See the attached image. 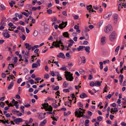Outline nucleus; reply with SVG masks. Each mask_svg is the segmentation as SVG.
<instances>
[{
  "label": "nucleus",
  "mask_w": 126,
  "mask_h": 126,
  "mask_svg": "<svg viewBox=\"0 0 126 126\" xmlns=\"http://www.w3.org/2000/svg\"><path fill=\"white\" fill-rule=\"evenodd\" d=\"M55 42H56V43H58L59 45L61 44H63L61 40H59V41H58L57 40Z\"/></svg>",
  "instance_id": "45"
},
{
  "label": "nucleus",
  "mask_w": 126,
  "mask_h": 126,
  "mask_svg": "<svg viewBox=\"0 0 126 126\" xmlns=\"http://www.w3.org/2000/svg\"><path fill=\"white\" fill-rule=\"evenodd\" d=\"M79 72L80 74H84V70L81 69L79 70Z\"/></svg>",
  "instance_id": "36"
},
{
  "label": "nucleus",
  "mask_w": 126,
  "mask_h": 126,
  "mask_svg": "<svg viewBox=\"0 0 126 126\" xmlns=\"http://www.w3.org/2000/svg\"><path fill=\"white\" fill-rule=\"evenodd\" d=\"M22 79L21 78H19V79H18L17 80V83H20V82L22 81Z\"/></svg>",
  "instance_id": "50"
},
{
  "label": "nucleus",
  "mask_w": 126,
  "mask_h": 126,
  "mask_svg": "<svg viewBox=\"0 0 126 126\" xmlns=\"http://www.w3.org/2000/svg\"><path fill=\"white\" fill-rule=\"evenodd\" d=\"M107 104H106L104 108V109L102 110V111L103 112H104L106 111V108H107Z\"/></svg>",
  "instance_id": "43"
},
{
  "label": "nucleus",
  "mask_w": 126,
  "mask_h": 126,
  "mask_svg": "<svg viewBox=\"0 0 126 126\" xmlns=\"http://www.w3.org/2000/svg\"><path fill=\"white\" fill-rule=\"evenodd\" d=\"M21 13L22 14L24 15L27 17H28L29 16V15L25 12H22Z\"/></svg>",
  "instance_id": "39"
},
{
  "label": "nucleus",
  "mask_w": 126,
  "mask_h": 126,
  "mask_svg": "<svg viewBox=\"0 0 126 126\" xmlns=\"http://www.w3.org/2000/svg\"><path fill=\"white\" fill-rule=\"evenodd\" d=\"M33 91V89L32 88H30L29 90V92H32Z\"/></svg>",
  "instance_id": "61"
},
{
  "label": "nucleus",
  "mask_w": 126,
  "mask_h": 126,
  "mask_svg": "<svg viewBox=\"0 0 126 126\" xmlns=\"http://www.w3.org/2000/svg\"><path fill=\"white\" fill-rule=\"evenodd\" d=\"M95 86H97V85L99 86H100L101 85V83L100 82L98 81H96L95 82Z\"/></svg>",
  "instance_id": "29"
},
{
  "label": "nucleus",
  "mask_w": 126,
  "mask_h": 126,
  "mask_svg": "<svg viewBox=\"0 0 126 126\" xmlns=\"http://www.w3.org/2000/svg\"><path fill=\"white\" fill-rule=\"evenodd\" d=\"M5 116L7 117H10L11 115L9 113H8L5 114Z\"/></svg>",
  "instance_id": "60"
},
{
  "label": "nucleus",
  "mask_w": 126,
  "mask_h": 126,
  "mask_svg": "<svg viewBox=\"0 0 126 126\" xmlns=\"http://www.w3.org/2000/svg\"><path fill=\"white\" fill-rule=\"evenodd\" d=\"M55 75L56 76H57V79H58V78H59V73L58 72H55Z\"/></svg>",
  "instance_id": "30"
},
{
  "label": "nucleus",
  "mask_w": 126,
  "mask_h": 126,
  "mask_svg": "<svg viewBox=\"0 0 126 126\" xmlns=\"http://www.w3.org/2000/svg\"><path fill=\"white\" fill-rule=\"evenodd\" d=\"M47 13L49 14H51L52 12V10L50 9L47 10Z\"/></svg>",
  "instance_id": "32"
},
{
  "label": "nucleus",
  "mask_w": 126,
  "mask_h": 126,
  "mask_svg": "<svg viewBox=\"0 0 126 126\" xmlns=\"http://www.w3.org/2000/svg\"><path fill=\"white\" fill-rule=\"evenodd\" d=\"M65 73L66 74H64V75L66 78V79L68 81H71L73 80L74 79L73 77L72 76L73 74L71 73L70 72L68 71H65Z\"/></svg>",
  "instance_id": "1"
},
{
  "label": "nucleus",
  "mask_w": 126,
  "mask_h": 126,
  "mask_svg": "<svg viewBox=\"0 0 126 126\" xmlns=\"http://www.w3.org/2000/svg\"><path fill=\"white\" fill-rule=\"evenodd\" d=\"M3 33L4 36L6 38H8L10 37V34L8 32H7L6 33L3 32Z\"/></svg>",
  "instance_id": "17"
},
{
  "label": "nucleus",
  "mask_w": 126,
  "mask_h": 126,
  "mask_svg": "<svg viewBox=\"0 0 126 126\" xmlns=\"http://www.w3.org/2000/svg\"><path fill=\"white\" fill-rule=\"evenodd\" d=\"M45 117V116H44L42 113H40L39 115V119L40 120L42 119Z\"/></svg>",
  "instance_id": "18"
},
{
  "label": "nucleus",
  "mask_w": 126,
  "mask_h": 126,
  "mask_svg": "<svg viewBox=\"0 0 126 126\" xmlns=\"http://www.w3.org/2000/svg\"><path fill=\"white\" fill-rule=\"evenodd\" d=\"M47 120L46 119L44 120L42 122L40 123V126H44V125H45L47 122Z\"/></svg>",
  "instance_id": "21"
},
{
  "label": "nucleus",
  "mask_w": 126,
  "mask_h": 126,
  "mask_svg": "<svg viewBox=\"0 0 126 126\" xmlns=\"http://www.w3.org/2000/svg\"><path fill=\"white\" fill-rule=\"evenodd\" d=\"M82 36L85 37V40H87L89 39V36L88 34L86 31L85 30L82 31Z\"/></svg>",
  "instance_id": "4"
},
{
  "label": "nucleus",
  "mask_w": 126,
  "mask_h": 126,
  "mask_svg": "<svg viewBox=\"0 0 126 126\" xmlns=\"http://www.w3.org/2000/svg\"><path fill=\"white\" fill-rule=\"evenodd\" d=\"M29 82H30L31 84H33L34 83V80L32 79L29 80Z\"/></svg>",
  "instance_id": "35"
},
{
  "label": "nucleus",
  "mask_w": 126,
  "mask_h": 126,
  "mask_svg": "<svg viewBox=\"0 0 126 126\" xmlns=\"http://www.w3.org/2000/svg\"><path fill=\"white\" fill-rule=\"evenodd\" d=\"M51 118H52L54 121H57V119H56L55 117H54V116L53 117L52 116H51Z\"/></svg>",
  "instance_id": "59"
},
{
  "label": "nucleus",
  "mask_w": 126,
  "mask_h": 126,
  "mask_svg": "<svg viewBox=\"0 0 126 126\" xmlns=\"http://www.w3.org/2000/svg\"><path fill=\"white\" fill-rule=\"evenodd\" d=\"M68 83H66V81H65L63 83V85L65 87H66L68 85Z\"/></svg>",
  "instance_id": "51"
},
{
  "label": "nucleus",
  "mask_w": 126,
  "mask_h": 126,
  "mask_svg": "<svg viewBox=\"0 0 126 126\" xmlns=\"http://www.w3.org/2000/svg\"><path fill=\"white\" fill-rule=\"evenodd\" d=\"M92 7V5H89L87 6V9L89 10V12L91 13V10L90 9H91Z\"/></svg>",
  "instance_id": "22"
},
{
  "label": "nucleus",
  "mask_w": 126,
  "mask_h": 126,
  "mask_svg": "<svg viewBox=\"0 0 126 126\" xmlns=\"http://www.w3.org/2000/svg\"><path fill=\"white\" fill-rule=\"evenodd\" d=\"M67 22H64L62 21V23L59 24L58 27L61 29H63V28L65 27L67 25Z\"/></svg>",
  "instance_id": "6"
},
{
  "label": "nucleus",
  "mask_w": 126,
  "mask_h": 126,
  "mask_svg": "<svg viewBox=\"0 0 126 126\" xmlns=\"http://www.w3.org/2000/svg\"><path fill=\"white\" fill-rule=\"evenodd\" d=\"M123 86H125L126 85V80L123 82Z\"/></svg>",
  "instance_id": "64"
},
{
  "label": "nucleus",
  "mask_w": 126,
  "mask_h": 126,
  "mask_svg": "<svg viewBox=\"0 0 126 126\" xmlns=\"http://www.w3.org/2000/svg\"><path fill=\"white\" fill-rule=\"evenodd\" d=\"M95 84L94 82H92L90 83V86L93 87L94 86H95Z\"/></svg>",
  "instance_id": "40"
},
{
  "label": "nucleus",
  "mask_w": 126,
  "mask_h": 126,
  "mask_svg": "<svg viewBox=\"0 0 126 126\" xmlns=\"http://www.w3.org/2000/svg\"><path fill=\"white\" fill-rule=\"evenodd\" d=\"M112 30V26L110 24L108 25L107 26L104 28V31L106 33H109L110 32V31Z\"/></svg>",
  "instance_id": "3"
},
{
  "label": "nucleus",
  "mask_w": 126,
  "mask_h": 126,
  "mask_svg": "<svg viewBox=\"0 0 126 126\" xmlns=\"http://www.w3.org/2000/svg\"><path fill=\"white\" fill-rule=\"evenodd\" d=\"M49 75L48 74H46L44 75V78L46 79H48L49 78Z\"/></svg>",
  "instance_id": "37"
},
{
  "label": "nucleus",
  "mask_w": 126,
  "mask_h": 126,
  "mask_svg": "<svg viewBox=\"0 0 126 126\" xmlns=\"http://www.w3.org/2000/svg\"><path fill=\"white\" fill-rule=\"evenodd\" d=\"M79 110V109L78 108H77L76 110V111L75 112V116L78 118H80L81 117H82L83 118H85L86 117V116L85 115L83 114H81V115H77L78 114V111Z\"/></svg>",
  "instance_id": "5"
},
{
  "label": "nucleus",
  "mask_w": 126,
  "mask_h": 126,
  "mask_svg": "<svg viewBox=\"0 0 126 126\" xmlns=\"http://www.w3.org/2000/svg\"><path fill=\"white\" fill-rule=\"evenodd\" d=\"M14 85V82L13 81H12L8 87V89L10 90L11 89L12 87Z\"/></svg>",
  "instance_id": "14"
},
{
  "label": "nucleus",
  "mask_w": 126,
  "mask_h": 126,
  "mask_svg": "<svg viewBox=\"0 0 126 126\" xmlns=\"http://www.w3.org/2000/svg\"><path fill=\"white\" fill-rule=\"evenodd\" d=\"M85 31H86V32H88L90 31V29H89L86 26H85Z\"/></svg>",
  "instance_id": "46"
},
{
  "label": "nucleus",
  "mask_w": 126,
  "mask_h": 126,
  "mask_svg": "<svg viewBox=\"0 0 126 126\" xmlns=\"http://www.w3.org/2000/svg\"><path fill=\"white\" fill-rule=\"evenodd\" d=\"M83 114L82 110H79L78 111V114L77 115H81Z\"/></svg>",
  "instance_id": "41"
},
{
  "label": "nucleus",
  "mask_w": 126,
  "mask_h": 126,
  "mask_svg": "<svg viewBox=\"0 0 126 126\" xmlns=\"http://www.w3.org/2000/svg\"><path fill=\"white\" fill-rule=\"evenodd\" d=\"M119 47L120 46H118L116 48L115 50V52H118V51Z\"/></svg>",
  "instance_id": "52"
},
{
  "label": "nucleus",
  "mask_w": 126,
  "mask_h": 126,
  "mask_svg": "<svg viewBox=\"0 0 126 126\" xmlns=\"http://www.w3.org/2000/svg\"><path fill=\"white\" fill-rule=\"evenodd\" d=\"M85 47V46H80L79 47H77V49L78 50V51L80 50H82V49Z\"/></svg>",
  "instance_id": "19"
},
{
  "label": "nucleus",
  "mask_w": 126,
  "mask_h": 126,
  "mask_svg": "<svg viewBox=\"0 0 126 126\" xmlns=\"http://www.w3.org/2000/svg\"><path fill=\"white\" fill-rule=\"evenodd\" d=\"M32 7V5L31 4H27L26 5V9H29L31 8Z\"/></svg>",
  "instance_id": "26"
},
{
  "label": "nucleus",
  "mask_w": 126,
  "mask_h": 126,
  "mask_svg": "<svg viewBox=\"0 0 126 126\" xmlns=\"http://www.w3.org/2000/svg\"><path fill=\"white\" fill-rule=\"evenodd\" d=\"M53 108L52 107H51V105L49 106L48 108H46V111H51L52 110Z\"/></svg>",
  "instance_id": "20"
},
{
  "label": "nucleus",
  "mask_w": 126,
  "mask_h": 126,
  "mask_svg": "<svg viewBox=\"0 0 126 126\" xmlns=\"http://www.w3.org/2000/svg\"><path fill=\"white\" fill-rule=\"evenodd\" d=\"M74 29L76 30L79 29V26L77 25H75L74 26Z\"/></svg>",
  "instance_id": "47"
},
{
  "label": "nucleus",
  "mask_w": 126,
  "mask_h": 126,
  "mask_svg": "<svg viewBox=\"0 0 126 126\" xmlns=\"http://www.w3.org/2000/svg\"><path fill=\"white\" fill-rule=\"evenodd\" d=\"M57 57L59 58H62L63 59L65 58V56L64 54L62 52H60L57 55Z\"/></svg>",
  "instance_id": "10"
},
{
  "label": "nucleus",
  "mask_w": 126,
  "mask_h": 126,
  "mask_svg": "<svg viewBox=\"0 0 126 126\" xmlns=\"http://www.w3.org/2000/svg\"><path fill=\"white\" fill-rule=\"evenodd\" d=\"M5 104L3 102H1L0 104V106L2 108H3Z\"/></svg>",
  "instance_id": "38"
},
{
  "label": "nucleus",
  "mask_w": 126,
  "mask_h": 126,
  "mask_svg": "<svg viewBox=\"0 0 126 126\" xmlns=\"http://www.w3.org/2000/svg\"><path fill=\"white\" fill-rule=\"evenodd\" d=\"M17 58L16 57H15L14 58V62L15 63H16L17 61Z\"/></svg>",
  "instance_id": "58"
},
{
  "label": "nucleus",
  "mask_w": 126,
  "mask_h": 126,
  "mask_svg": "<svg viewBox=\"0 0 126 126\" xmlns=\"http://www.w3.org/2000/svg\"><path fill=\"white\" fill-rule=\"evenodd\" d=\"M87 97L88 96L84 92L82 93V94L80 95V97L82 98H83L85 97Z\"/></svg>",
  "instance_id": "12"
},
{
  "label": "nucleus",
  "mask_w": 126,
  "mask_h": 126,
  "mask_svg": "<svg viewBox=\"0 0 126 126\" xmlns=\"http://www.w3.org/2000/svg\"><path fill=\"white\" fill-rule=\"evenodd\" d=\"M25 45L26 46V48H27L29 50L31 49L32 48L31 46L29 44L26 43L25 44Z\"/></svg>",
  "instance_id": "13"
},
{
  "label": "nucleus",
  "mask_w": 126,
  "mask_h": 126,
  "mask_svg": "<svg viewBox=\"0 0 126 126\" xmlns=\"http://www.w3.org/2000/svg\"><path fill=\"white\" fill-rule=\"evenodd\" d=\"M52 105L53 107V108H57L58 107V105L56 104H55V103L52 104Z\"/></svg>",
  "instance_id": "33"
},
{
  "label": "nucleus",
  "mask_w": 126,
  "mask_h": 126,
  "mask_svg": "<svg viewBox=\"0 0 126 126\" xmlns=\"http://www.w3.org/2000/svg\"><path fill=\"white\" fill-rule=\"evenodd\" d=\"M90 49V47L89 46H87L85 47V50L86 51V52L88 53H89L90 52V51L89 50Z\"/></svg>",
  "instance_id": "23"
},
{
  "label": "nucleus",
  "mask_w": 126,
  "mask_h": 126,
  "mask_svg": "<svg viewBox=\"0 0 126 126\" xmlns=\"http://www.w3.org/2000/svg\"><path fill=\"white\" fill-rule=\"evenodd\" d=\"M0 7L3 10H5V7L3 4H1Z\"/></svg>",
  "instance_id": "49"
},
{
  "label": "nucleus",
  "mask_w": 126,
  "mask_h": 126,
  "mask_svg": "<svg viewBox=\"0 0 126 126\" xmlns=\"http://www.w3.org/2000/svg\"><path fill=\"white\" fill-rule=\"evenodd\" d=\"M22 121V119L20 118H17L14 120V121L16 124H18L19 123L21 122Z\"/></svg>",
  "instance_id": "7"
},
{
  "label": "nucleus",
  "mask_w": 126,
  "mask_h": 126,
  "mask_svg": "<svg viewBox=\"0 0 126 126\" xmlns=\"http://www.w3.org/2000/svg\"><path fill=\"white\" fill-rule=\"evenodd\" d=\"M54 44V47H59L60 49L61 48L60 47V45L58 43H56Z\"/></svg>",
  "instance_id": "34"
},
{
  "label": "nucleus",
  "mask_w": 126,
  "mask_h": 126,
  "mask_svg": "<svg viewBox=\"0 0 126 126\" xmlns=\"http://www.w3.org/2000/svg\"><path fill=\"white\" fill-rule=\"evenodd\" d=\"M79 17V16L77 15H75L74 17V19H78Z\"/></svg>",
  "instance_id": "55"
},
{
  "label": "nucleus",
  "mask_w": 126,
  "mask_h": 126,
  "mask_svg": "<svg viewBox=\"0 0 126 126\" xmlns=\"http://www.w3.org/2000/svg\"><path fill=\"white\" fill-rule=\"evenodd\" d=\"M113 16L114 23L116 24L117 23V18L118 16V15L116 14H114L113 15Z\"/></svg>",
  "instance_id": "9"
},
{
  "label": "nucleus",
  "mask_w": 126,
  "mask_h": 126,
  "mask_svg": "<svg viewBox=\"0 0 126 126\" xmlns=\"http://www.w3.org/2000/svg\"><path fill=\"white\" fill-rule=\"evenodd\" d=\"M19 24L21 25H24L25 23L23 22L22 21H21L19 22Z\"/></svg>",
  "instance_id": "63"
},
{
  "label": "nucleus",
  "mask_w": 126,
  "mask_h": 126,
  "mask_svg": "<svg viewBox=\"0 0 126 126\" xmlns=\"http://www.w3.org/2000/svg\"><path fill=\"white\" fill-rule=\"evenodd\" d=\"M103 23V21L102 20L99 23V26L100 27L101 26L102 24V23Z\"/></svg>",
  "instance_id": "57"
},
{
  "label": "nucleus",
  "mask_w": 126,
  "mask_h": 126,
  "mask_svg": "<svg viewBox=\"0 0 126 126\" xmlns=\"http://www.w3.org/2000/svg\"><path fill=\"white\" fill-rule=\"evenodd\" d=\"M89 27L91 29H93L94 27V26L93 25H90L89 26Z\"/></svg>",
  "instance_id": "62"
},
{
  "label": "nucleus",
  "mask_w": 126,
  "mask_h": 126,
  "mask_svg": "<svg viewBox=\"0 0 126 126\" xmlns=\"http://www.w3.org/2000/svg\"><path fill=\"white\" fill-rule=\"evenodd\" d=\"M112 15V12L110 13H108L107 14L104 15L103 16V17L105 19H106L108 17L111 16Z\"/></svg>",
  "instance_id": "11"
},
{
  "label": "nucleus",
  "mask_w": 126,
  "mask_h": 126,
  "mask_svg": "<svg viewBox=\"0 0 126 126\" xmlns=\"http://www.w3.org/2000/svg\"><path fill=\"white\" fill-rule=\"evenodd\" d=\"M59 88V86H57L55 87V88L53 89V90L55 91H57L58 90Z\"/></svg>",
  "instance_id": "42"
},
{
  "label": "nucleus",
  "mask_w": 126,
  "mask_h": 126,
  "mask_svg": "<svg viewBox=\"0 0 126 126\" xmlns=\"http://www.w3.org/2000/svg\"><path fill=\"white\" fill-rule=\"evenodd\" d=\"M63 91L64 92H65V93L68 92L69 91V90L68 89H65L63 90Z\"/></svg>",
  "instance_id": "56"
},
{
  "label": "nucleus",
  "mask_w": 126,
  "mask_h": 126,
  "mask_svg": "<svg viewBox=\"0 0 126 126\" xmlns=\"http://www.w3.org/2000/svg\"><path fill=\"white\" fill-rule=\"evenodd\" d=\"M38 34V32L37 31L35 30L34 32L33 35L34 36H36Z\"/></svg>",
  "instance_id": "31"
},
{
  "label": "nucleus",
  "mask_w": 126,
  "mask_h": 126,
  "mask_svg": "<svg viewBox=\"0 0 126 126\" xmlns=\"http://www.w3.org/2000/svg\"><path fill=\"white\" fill-rule=\"evenodd\" d=\"M106 39L105 36H103L101 39V45H103L106 43Z\"/></svg>",
  "instance_id": "8"
},
{
  "label": "nucleus",
  "mask_w": 126,
  "mask_h": 126,
  "mask_svg": "<svg viewBox=\"0 0 126 126\" xmlns=\"http://www.w3.org/2000/svg\"><path fill=\"white\" fill-rule=\"evenodd\" d=\"M16 109H14L12 110V112L14 114H16Z\"/></svg>",
  "instance_id": "44"
},
{
  "label": "nucleus",
  "mask_w": 126,
  "mask_h": 126,
  "mask_svg": "<svg viewBox=\"0 0 126 126\" xmlns=\"http://www.w3.org/2000/svg\"><path fill=\"white\" fill-rule=\"evenodd\" d=\"M102 117L100 116H98L97 117V121H98V122H100L102 120Z\"/></svg>",
  "instance_id": "25"
},
{
  "label": "nucleus",
  "mask_w": 126,
  "mask_h": 126,
  "mask_svg": "<svg viewBox=\"0 0 126 126\" xmlns=\"http://www.w3.org/2000/svg\"><path fill=\"white\" fill-rule=\"evenodd\" d=\"M104 63L105 64L106 63H109V60H107L103 61Z\"/></svg>",
  "instance_id": "53"
},
{
  "label": "nucleus",
  "mask_w": 126,
  "mask_h": 126,
  "mask_svg": "<svg viewBox=\"0 0 126 126\" xmlns=\"http://www.w3.org/2000/svg\"><path fill=\"white\" fill-rule=\"evenodd\" d=\"M5 22L4 21V19H2L1 20V21L0 24V25H1L3 26H4L6 25V23H4Z\"/></svg>",
  "instance_id": "27"
},
{
  "label": "nucleus",
  "mask_w": 126,
  "mask_h": 126,
  "mask_svg": "<svg viewBox=\"0 0 126 126\" xmlns=\"http://www.w3.org/2000/svg\"><path fill=\"white\" fill-rule=\"evenodd\" d=\"M42 105L44 107V109H45V108H46L47 107H48L49 106L48 104L47 103H45L43 104H42Z\"/></svg>",
  "instance_id": "24"
},
{
  "label": "nucleus",
  "mask_w": 126,
  "mask_h": 126,
  "mask_svg": "<svg viewBox=\"0 0 126 126\" xmlns=\"http://www.w3.org/2000/svg\"><path fill=\"white\" fill-rule=\"evenodd\" d=\"M1 76L3 78H4L6 76V74H4V73H2L1 74Z\"/></svg>",
  "instance_id": "48"
},
{
  "label": "nucleus",
  "mask_w": 126,
  "mask_h": 126,
  "mask_svg": "<svg viewBox=\"0 0 126 126\" xmlns=\"http://www.w3.org/2000/svg\"><path fill=\"white\" fill-rule=\"evenodd\" d=\"M84 122V121H81L79 124V126H83V125Z\"/></svg>",
  "instance_id": "54"
},
{
  "label": "nucleus",
  "mask_w": 126,
  "mask_h": 126,
  "mask_svg": "<svg viewBox=\"0 0 126 126\" xmlns=\"http://www.w3.org/2000/svg\"><path fill=\"white\" fill-rule=\"evenodd\" d=\"M69 34L67 32H66L63 33V35L65 37L69 38Z\"/></svg>",
  "instance_id": "16"
},
{
  "label": "nucleus",
  "mask_w": 126,
  "mask_h": 126,
  "mask_svg": "<svg viewBox=\"0 0 126 126\" xmlns=\"http://www.w3.org/2000/svg\"><path fill=\"white\" fill-rule=\"evenodd\" d=\"M24 2L23 0H20V1L18 3V5L20 7H22L23 5V3Z\"/></svg>",
  "instance_id": "15"
},
{
  "label": "nucleus",
  "mask_w": 126,
  "mask_h": 126,
  "mask_svg": "<svg viewBox=\"0 0 126 126\" xmlns=\"http://www.w3.org/2000/svg\"><path fill=\"white\" fill-rule=\"evenodd\" d=\"M38 66V65L36 63H33L32 65V68H37Z\"/></svg>",
  "instance_id": "28"
},
{
  "label": "nucleus",
  "mask_w": 126,
  "mask_h": 126,
  "mask_svg": "<svg viewBox=\"0 0 126 126\" xmlns=\"http://www.w3.org/2000/svg\"><path fill=\"white\" fill-rule=\"evenodd\" d=\"M117 34L115 31L113 32L110 34L109 36L110 40L111 42H114L116 38Z\"/></svg>",
  "instance_id": "2"
}]
</instances>
